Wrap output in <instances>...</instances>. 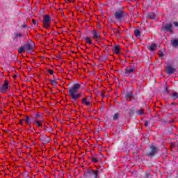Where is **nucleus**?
Wrapping results in <instances>:
<instances>
[{
  "instance_id": "nucleus-1",
  "label": "nucleus",
  "mask_w": 178,
  "mask_h": 178,
  "mask_svg": "<svg viewBox=\"0 0 178 178\" xmlns=\"http://www.w3.org/2000/svg\"><path fill=\"white\" fill-rule=\"evenodd\" d=\"M80 88H81V85L79 83H75L68 88V95L71 98L72 102H76L81 97V93H77Z\"/></svg>"
},
{
  "instance_id": "nucleus-2",
  "label": "nucleus",
  "mask_w": 178,
  "mask_h": 178,
  "mask_svg": "<svg viewBox=\"0 0 178 178\" xmlns=\"http://www.w3.org/2000/svg\"><path fill=\"white\" fill-rule=\"evenodd\" d=\"M114 17L118 22L122 23V22H126V19L129 17V13H126L124 8L122 7L116 10L114 13Z\"/></svg>"
},
{
  "instance_id": "nucleus-3",
  "label": "nucleus",
  "mask_w": 178,
  "mask_h": 178,
  "mask_svg": "<svg viewBox=\"0 0 178 178\" xmlns=\"http://www.w3.org/2000/svg\"><path fill=\"white\" fill-rule=\"evenodd\" d=\"M84 178H99V169L92 170L88 168L86 172L83 173Z\"/></svg>"
},
{
  "instance_id": "nucleus-4",
  "label": "nucleus",
  "mask_w": 178,
  "mask_h": 178,
  "mask_svg": "<svg viewBox=\"0 0 178 178\" xmlns=\"http://www.w3.org/2000/svg\"><path fill=\"white\" fill-rule=\"evenodd\" d=\"M159 152V149L158 147L154 145H149V149L148 152L146 153V156H148L149 158H154L158 154Z\"/></svg>"
},
{
  "instance_id": "nucleus-5",
  "label": "nucleus",
  "mask_w": 178,
  "mask_h": 178,
  "mask_svg": "<svg viewBox=\"0 0 178 178\" xmlns=\"http://www.w3.org/2000/svg\"><path fill=\"white\" fill-rule=\"evenodd\" d=\"M162 33H173V25L172 23L165 24L163 25L161 29Z\"/></svg>"
},
{
  "instance_id": "nucleus-6",
  "label": "nucleus",
  "mask_w": 178,
  "mask_h": 178,
  "mask_svg": "<svg viewBox=\"0 0 178 178\" xmlns=\"http://www.w3.org/2000/svg\"><path fill=\"white\" fill-rule=\"evenodd\" d=\"M49 26H51V16L46 15L43 16V27L46 30L49 29Z\"/></svg>"
},
{
  "instance_id": "nucleus-7",
  "label": "nucleus",
  "mask_w": 178,
  "mask_h": 178,
  "mask_svg": "<svg viewBox=\"0 0 178 178\" xmlns=\"http://www.w3.org/2000/svg\"><path fill=\"white\" fill-rule=\"evenodd\" d=\"M8 90H10L9 81L5 80L4 84H3L1 88H0V91H1V94H6V92H8Z\"/></svg>"
},
{
  "instance_id": "nucleus-8",
  "label": "nucleus",
  "mask_w": 178,
  "mask_h": 178,
  "mask_svg": "<svg viewBox=\"0 0 178 178\" xmlns=\"http://www.w3.org/2000/svg\"><path fill=\"white\" fill-rule=\"evenodd\" d=\"M165 72L166 74H173L176 72V69L173 67L172 65L165 66Z\"/></svg>"
},
{
  "instance_id": "nucleus-9",
  "label": "nucleus",
  "mask_w": 178,
  "mask_h": 178,
  "mask_svg": "<svg viewBox=\"0 0 178 178\" xmlns=\"http://www.w3.org/2000/svg\"><path fill=\"white\" fill-rule=\"evenodd\" d=\"M136 73L133 70L129 69V67H126L125 72H124V76L125 77H131L133 74Z\"/></svg>"
},
{
  "instance_id": "nucleus-10",
  "label": "nucleus",
  "mask_w": 178,
  "mask_h": 178,
  "mask_svg": "<svg viewBox=\"0 0 178 178\" xmlns=\"http://www.w3.org/2000/svg\"><path fill=\"white\" fill-rule=\"evenodd\" d=\"M39 140H40L43 144H48L51 141V138L47 135L42 136V138H39Z\"/></svg>"
},
{
  "instance_id": "nucleus-11",
  "label": "nucleus",
  "mask_w": 178,
  "mask_h": 178,
  "mask_svg": "<svg viewBox=\"0 0 178 178\" xmlns=\"http://www.w3.org/2000/svg\"><path fill=\"white\" fill-rule=\"evenodd\" d=\"M157 55H159V59H163V56L166 55V51H165V49H161L158 51Z\"/></svg>"
},
{
  "instance_id": "nucleus-12",
  "label": "nucleus",
  "mask_w": 178,
  "mask_h": 178,
  "mask_svg": "<svg viewBox=\"0 0 178 178\" xmlns=\"http://www.w3.org/2000/svg\"><path fill=\"white\" fill-rule=\"evenodd\" d=\"M113 54H116V55H119L120 54V46L115 44L114 46V49H113Z\"/></svg>"
},
{
  "instance_id": "nucleus-13",
  "label": "nucleus",
  "mask_w": 178,
  "mask_h": 178,
  "mask_svg": "<svg viewBox=\"0 0 178 178\" xmlns=\"http://www.w3.org/2000/svg\"><path fill=\"white\" fill-rule=\"evenodd\" d=\"M24 47L25 49H27L28 51H33V45L30 44V42H24Z\"/></svg>"
},
{
  "instance_id": "nucleus-14",
  "label": "nucleus",
  "mask_w": 178,
  "mask_h": 178,
  "mask_svg": "<svg viewBox=\"0 0 178 178\" xmlns=\"http://www.w3.org/2000/svg\"><path fill=\"white\" fill-rule=\"evenodd\" d=\"M133 97H134V94H133V92L129 91V92H125V95H124L125 99H130V98H133Z\"/></svg>"
},
{
  "instance_id": "nucleus-15",
  "label": "nucleus",
  "mask_w": 178,
  "mask_h": 178,
  "mask_svg": "<svg viewBox=\"0 0 178 178\" xmlns=\"http://www.w3.org/2000/svg\"><path fill=\"white\" fill-rule=\"evenodd\" d=\"M134 35L136 37H141V27L138 26L137 29L134 30Z\"/></svg>"
},
{
  "instance_id": "nucleus-16",
  "label": "nucleus",
  "mask_w": 178,
  "mask_h": 178,
  "mask_svg": "<svg viewBox=\"0 0 178 178\" xmlns=\"http://www.w3.org/2000/svg\"><path fill=\"white\" fill-rule=\"evenodd\" d=\"M82 104L83 105H86L88 107H90L91 105V102L90 101H88V99L86 97L83 98L81 99Z\"/></svg>"
},
{
  "instance_id": "nucleus-17",
  "label": "nucleus",
  "mask_w": 178,
  "mask_h": 178,
  "mask_svg": "<svg viewBox=\"0 0 178 178\" xmlns=\"http://www.w3.org/2000/svg\"><path fill=\"white\" fill-rule=\"evenodd\" d=\"M25 118H26L24 121L26 124H28V126H29L30 129H31V118L29 115H26Z\"/></svg>"
},
{
  "instance_id": "nucleus-18",
  "label": "nucleus",
  "mask_w": 178,
  "mask_h": 178,
  "mask_svg": "<svg viewBox=\"0 0 178 178\" xmlns=\"http://www.w3.org/2000/svg\"><path fill=\"white\" fill-rule=\"evenodd\" d=\"M147 18L152 19V20H155V19H156V14L154 12H151L147 15Z\"/></svg>"
},
{
  "instance_id": "nucleus-19",
  "label": "nucleus",
  "mask_w": 178,
  "mask_h": 178,
  "mask_svg": "<svg viewBox=\"0 0 178 178\" xmlns=\"http://www.w3.org/2000/svg\"><path fill=\"white\" fill-rule=\"evenodd\" d=\"M147 49L151 51V52H154V51L156 49V44L155 43H152L151 45L147 46Z\"/></svg>"
},
{
  "instance_id": "nucleus-20",
  "label": "nucleus",
  "mask_w": 178,
  "mask_h": 178,
  "mask_svg": "<svg viewBox=\"0 0 178 178\" xmlns=\"http://www.w3.org/2000/svg\"><path fill=\"white\" fill-rule=\"evenodd\" d=\"M89 159H91V161H92V162H93V163H98V161H101V159H99L98 157H95V156H90Z\"/></svg>"
},
{
  "instance_id": "nucleus-21",
  "label": "nucleus",
  "mask_w": 178,
  "mask_h": 178,
  "mask_svg": "<svg viewBox=\"0 0 178 178\" xmlns=\"http://www.w3.org/2000/svg\"><path fill=\"white\" fill-rule=\"evenodd\" d=\"M43 129H44V131H47L48 133H52L54 131V129L51 125H49V127H47V125H43Z\"/></svg>"
},
{
  "instance_id": "nucleus-22",
  "label": "nucleus",
  "mask_w": 178,
  "mask_h": 178,
  "mask_svg": "<svg viewBox=\"0 0 178 178\" xmlns=\"http://www.w3.org/2000/svg\"><path fill=\"white\" fill-rule=\"evenodd\" d=\"M136 115L139 116H143V115H145V112L144 111V108L140 107V108L136 111Z\"/></svg>"
},
{
  "instance_id": "nucleus-23",
  "label": "nucleus",
  "mask_w": 178,
  "mask_h": 178,
  "mask_svg": "<svg viewBox=\"0 0 178 178\" xmlns=\"http://www.w3.org/2000/svg\"><path fill=\"white\" fill-rule=\"evenodd\" d=\"M171 45L174 48H177V47H178V40L174 39V40H171Z\"/></svg>"
},
{
  "instance_id": "nucleus-24",
  "label": "nucleus",
  "mask_w": 178,
  "mask_h": 178,
  "mask_svg": "<svg viewBox=\"0 0 178 178\" xmlns=\"http://www.w3.org/2000/svg\"><path fill=\"white\" fill-rule=\"evenodd\" d=\"M92 33H93V38H95V40H98V38L101 37V34L99 33H97L95 30H93Z\"/></svg>"
},
{
  "instance_id": "nucleus-25",
  "label": "nucleus",
  "mask_w": 178,
  "mask_h": 178,
  "mask_svg": "<svg viewBox=\"0 0 178 178\" xmlns=\"http://www.w3.org/2000/svg\"><path fill=\"white\" fill-rule=\"evenodd\" d=\"M33 124H35L38 129H40V127H42V124L40 120L33 121Z\"/></svg>"
},
{
  "instance_id": "nucleus-26",
  "label": "nucleus",
  "mask_w": 178,
  "mask_h": 178,
  "mask_svg": "<svg viewBox=\"0 0 178 178\" xmlns=\"http://www.w3.org/2000/svg\"><path fill=\"white\" fill-rule=\"evenodd\" d=\"M83 40H86V44H92V40H91V38L90 37H86V38H83Z\"/></svg>"
},
{
  "instance_id": "nucleus-27",
  "label": "nucleus",
  "mask_w": 178,
  "mask_h": 178,
  "mask_svg": "<svg viewBox=\"0 0 178 178\" xmlns=\"http://www.w3.org/2000/svg\"><path fill=\"white\" fill-rule=\"evenodd\" d=\"M26 52V48L24 47H19L18 49V54H22Z\"/></svg>"
},
{
  "instance_id": "nucleus-28",
  "label": "nucleus",
  "mask_w": 178,
  "mask_h": 178,
  "mask_svg": "<svg viewBox=\"0 0 178 178\" xmlns=\"http://www.w3.org/2000/svg\"><path fill=\"white\" fill-rule=\"evenodd\" d=\"M44 116V113L38 112L35 116V119H41Z\"/></svg>"
},
{
  "instance_id": "nucleus-29",
  "label": "nucleus",
  "mask_w": 178,
  "mask_h": 178,
  "mask_svg": "<svg viewBox=\"0 0 178 178\" xmlns=\"http://www.w3.org/2000/svg\"><path fill=\"white\" fill-rule=\"evenodd\" d=\"M46 80H49V81L51 82V86H57L58 85V82L55 79L52 80L51 79H46Z\"/></svg>"
},
{
  "instance_id": "nucleus-30",
  "label": "nucleus",
  "mask_w": 178,
  "mask_h": 178,
  "mask_svg": "<svg viewBox=\"0 0 178 178\" xmlns=\"http://www.w3.org/2000/svg\"><path fill=\"white\" fill-rule=\"evenodd\" d=\"M172 99H178V93L177 92H173L171 96Z\"/></svg>"
},
{
  "instance_id": "nucleus-31",
  "label": "nucleus",
  "mask_w": 178,
  "mask_h": 178,
  "mask_svg": "<svg viewBox=\"0 0 178 178\" xmlns=\"http://www.w3.org/2000/svg\"><path fill=\"white\" fill-rule=\"evenodd\" d=\"M128 67V69H131L132 71L136 72V69H137V67L136 66V65L132 64L131 65H129V67Z\"/></svg>"
},
{
  "instance_id": "nucleus-32",
  "label": "nucleus",
  "mask_w": 178,
  "mask_h": 178,
  "mask_svg": "<svg viewBox=\"0 0 178 178\" xmlns=\"http://www.w3.org/2000/svg\"><path fill=\"white\" fill-rule=\"evenodd\" d=\"M120 116V114H119L118 113H115L113 116V120H118Z\"/></svg>"
},
{
  "instance_id": "nucleus-33",
  "label": "nucleus",
  "mask_w": 178,
  "mask_h": 178,
  "mask_svg": "<svg viewBox=\"0 0 178 178\" xmlns=\"http://www.w3.org/2000/svg\"><path fill=\"white\" fill-rule=\"evenodd\" d=\"M165 131L167 134H172V133H173V129H172V127H169L167 129H165Z\"/></svg>"
},
{
  "instance_id": "nucleus-34",
  "label": "nucleus",
  "mask_w": 178,
  "mask_h": 178,
  "mask_svg": "<svg viewBox=\"0 0 178 178\" xmlns=\"http://www.w3.org/2000/svg\"><path fill=\"white\" fill-rule=\"evenodd\" d=\"M23 37V34L22 33H15V37L14 38L13 40H15L16 38H22Z\"/></svg>"
},
{
  "instance_id": "nucleus-35",
  "label": "nucleus",
  "mask_w": 178,
  "mask_h": 178,
  "mask_svg": "<svg viewBox=\"0 0 178 178\" xmlns=\"http://www.w3.org/2000/svg\"><path fill=\"white\" fill-rule=\"evenodd\" d=\"M106 60H108V57H106V56H102L101 61L102 62H105Z\"/></svg>"
},
{
  "instance_id": "nucleus-36",
  "label": "nucleus",
  "mask_w": 178,
  "mask_h": 178,
  "mask_svg": "<svg viewBox=\"0 0 178 178\" xmlns=\"http://www.w3.org/2000/svg\"><path fill=\"white\" fill-rule=\"evenodd\" d=\"M151 177V174L149 172H146L143 178H149Z\"/></svg>"
},
{
  "instance_id": "nucleus-37",
  "label": "nucleus",
  "mask_w": 178,
  "mask_h": 178,
  "mask_svg": "<svg viewBox=\"0 0 178 178\" xmlns=\"http://www.w3.org/2000/svg\"><path fill=\"white\" fill-rule=\"evenodd\" d=\"M48 73H49V74H51L53 77H54V70H47Z\"/></svg>"
},
{
  "instance_id": "nucleus-38",
  "label": "nucleus",
  "mask_w": 178,
  "mask_h": 178,
  "mask_svg": "<svg viewBox=\"0 0 178 178\" xmlns=\"http://www.w3.org/2000/svg\"><path fill=\"white\" fill-rule=\"evenodd\" d=\"M32 23L35 26H38V22H37V20H35V19H32Z\"/></svg>"
},
{
  "instance_id": "nucleus-39",
  "label": "nucleus",
  "mask_w": 178,
  "mask_h": 178,
  "mask_svg": "<svg viewBox=\"0 0 178 178\" xmlns=\"http://www.w3.org/2000/svg\"><path fill=\"white\" fill-rule=\"evenodd\" d=\"M23 122H24V119H22L19 120V124H21V126H23Z\"/></svg>"
},
{
  "instance_id": "nucleus-40",
  "label": "nucleus",
  "mask_w": 178,
  "mask_h": 178,
  "mask_svg": "<svg viewBox=\"0 0 178 178\" xmlns=\"http://www.w3.org/2000/svg\"><path fill=\"white\" fill-rule=\"evenodd\" d=\"M144 122H145V127H147V126H148V120H145Z\"/></svg>"
},
{
  "instance_id": "nucleus-41",
  "label": "nucleus",
  "mask_w": 178,
  "mask_h": 178,
  "mask_svg": "<svg viewBox=\"0 0 178 178\" xmlns=\"http://www.w3.org/2000/svg\"><path fill=\"white\" fill-rule=\"evenodd\" d=\"M174 26H175V27H178V22H174Z\"/></svg>"
},
{
  "instance_id": "nucleus-42",
  "label": "nucleus",
  "mask_w": 178,
  "mask_h": 178,
  "mask_svg": "<svg viewBox=\"0 0 178 178\" xmlns=\"http://www.w3.org/2000/svg\"><path fill=\"white\" fill-rule=\"evenodd\" d=\"M115 31H117L118 35H120V30L116 29Z\"/></svg>"
},
{
  "instance_id": "nucleus-43",
  "label": "nucleus",
  "mask_w": 178,
  "mask_h": 178,
  "mask_svg": "<svg viewBox=\"0 0 178 178\" xmlns=\"http://www.w3.org/2000/svg\"><path fill=\"white\" fill-rule=\"evenodd\" d=\"M65 3H72V1H70V0H65Z\"/></svg>"
},
{
  "instance_id": "nucleus-44",
  "label": "nucleus",
  "mask_w": 178,
  "mask_h": 178,
  "mask_svg": "<svg viewBox=\"0 0 178 178\" xmlns=\"http://www.w3.org/2000/svg\"><path fill=\"white\" fill-rule=\"evenodd\" d=\"M165 92H169V89H168V86L165 87Z\"/></svg>"
},
{
  "instance_id": "nucleus-45",
  "label": "nucleus",
  "mask_w": 178,
  "mask_h": 178,
  "mask_svg": "<svg viewBox=\"0 0 178 178\" xmlns=\"http://www.w3.org/2000/svg\"><path fill=\"white\" fill-rule=\"evenodd\" d=\"M32 130L31 131L33 133L34 131H35V128H31Z\"/></svg>"
},
{
  "instance_id": "nucleus-46",
  "label": "nucleus",
  "mask_w": 178,
  "mask_h": 178,
  "mask_svg": "<svg viewBox=\"0 0 178 178\" xmlns=\"http://www.w3.org/2000/svg\"><path fill=\"white\" fill-rule=\"evenodd\" d=\"M23 27H24V29H27V24H24V25L23 26Z\"/></svg>"
},
{
  "instance_id": "nucleus-47",
  "label": "nucleus",
  "mask_w": 178,
  "mask_h": 178,
  "mask_svg": "<svg viewBox=\"0 0 178 178\" xmlns=\"http://www.w3.org/2000/svg\"><path fill=\"white\" fill-rule=\"evenodd\" d=\"M101 95H102V98H105V95H104V93H102Z\"/></svg>"
},
{
  "instance_id": "nucleus-48",
  "label": "nucleus",
  "mask_w": 178,
  "mask_h": 178,
  "mask_svg": "<svg viewBox=\"0 0 178 178\" xmlns=\"http://www.w3.org/2000/svg\"><path fill=\"white\" fill-rule=\"evenodd\" d=\"M44 121H45V120H39V122H41L42 124V122H44Z\"/></svg>"
},
{
  "instance_id": "nucleus-49",
  "label": "nucleus",
  "mask_w": 178,
  "mask_h": 178,
  "mask_svg": "<svg viewBox=\"0 0 178 178\" xmlns=\"http://www.w3.org/2000/svg\"><path fill=\"white\" fill-rule=\"evenodd\" d=\"M171 145L172 147H175L176 145V143H172Z\"/></svg>"
},
{
  "instance_id": "nucleus-50",
  "label": "nucleus",
  "mask_w": 178,
  "mask_h": 178,
  "mask_svg": "<svg viewBox=\"0 0 178 178\" xmlns=\"http://www.w3.org/2000/svg\"><path fill=\"white\" fill-rule=\"evenodd\" d=\"M111 30L115 32V31H116V29H113V28H111Z\"/></svg>"
},
{
  "instance_id": "nucleus-51",
  "label": "nucleus",
  "mask_w": 178,
  "mask_h": 178,
  "mask_svg": "<svg viewBox=\"0 0 178 178\" xmlns=\"http://www.w3.org/2000/svg\"><path fill=\"white\" fill-rule=\"evenodd\" d=\"M54 80H58V79L55 78V75L53 76Z\"/></svg>"
},
{
  "instance_id": "nucleus-52",
  "label": "nucleus",
  "mask_w": 178,
  "mask_h": 178,
  "mask_svg": "<svg viewBox=\"0 0 178 178\" xmlns=\"http://www.w3.org/2000/svg\"><path fill=\"white\" fill-rule=\"evenodd\" d=\"M39 134H40L42 136H42H44V134H42V133H39Z\"/></svg>"
},
{
  "instance_id": "nucleus-53",
  "label": "nucleus",
  "mask_w": 178,
  "mask_h": 178,
  "mask_svg": "<svg viewBox=\"0 0 178 178\" xmlns=\"http://www.w3.org/2000/svg\"><path fill=\"white\" fill-rule=\"evenodd\" d=\"M108 47H106L105 49V51H108Z\"/></svg>"
},
{
  "instance_id": "nucleus-54",
  "label": "nucleus",
  "mask_w": 178,
  "mask_h": 178,
  "mask_svg": "<svg viewBox=\"0 0 178 178\" xmlns=\"http://www.w3.org/2000/svg\"><path fill=\"white\" fill-rule=\"evenodd\" d=\"M171 105H176V103H171Z\"/></svg>"
},
{
  "instance_id": "nucleus-55",
  "label": "nucleus",
  "mask_w": 178,
  "mask_h": 178,
  "mask_svg": "<svg viewBox=\"0 0 178 178\" xmlns=\"http://www.w3.org/2000/svg\"><path fill=\"white\" fill-rule=\"evenodd\" d=\"M114 34L115 35H118V33H115V31H114Z\"/></svg>"
},
{
  "instance_id": "nucleus-56",
  "label": "nucleus",
  "mask_w": 178,
  "mask_h": 178,
  "mask_svg": "<svg viewBox=\"0 0 178 178\" xmlns=\"http://www.w3.org/2000/svg\"><path fill=\"white\" fill-rule=\"evenodd\" d=\"M96 41L98 42V44H99V41H98V39H96Z\"/></svg>"
},
{
  "instance_id": "nucleus-57",
  "label": "nucleus",
  "mask_w": 178,
  "mask_h": 178,
  "mask_svg": "<svg viewBox=\"0 0 178 178\" xmlns=\"http://www.w3.org/2000/svg\"><path fill=\"white\" fill-rule=\"evenodd\" d=\"M30 129H31V127L30 128V127H29V128L27 130L29 131V130H30Z\"/></svg>"
},
{
  "instance_id": "nucleus-58",
  "label": "nucleus",
  "mask_w": 178,
  "mask_h": 178,
  "mask_svg": "<svg viewBox=\"0 0 178 178\" xmlns=\"http://www.w3.org/2000/svg\"><path fill=\"white\" fill-rule=\"evenodd\" d=\"M168 123H172V121H169Z\"/></svg>"
},
{
  "instance_id": "nucleus-59",
  "label": "nucleus",
  "mask_w": 178,
  "mask_h": 178,
  "mask_svg": "<svg viewBox=\"0 0 178 178\" xmlns=\"http://www.w3.org/2000/svg\"><path fill=\"white\" fill-rule=\"evenodd\" d=\"M137 49H139V47H138V46H137Z\"/></svg>"
},
{
  "instance_id": "nucleus-60",
  "label": "nucleus",
  "mask_w": 178,
  "mask_h": 178,
  "mask_svg": "<svg viewBox=\"0 0 178 178\" xmlns=\"http://www.w3.org/2000/svg\"><path fill=\"white\" fill-rule=\"evenodd\" d=\"M147 109H148V111H150L151 108H148Z\"/></svg>"
},
{
  "instance_id": "nucleus-61",
  "label": "nucleus",
  "mask_w": 178,
  "mask_h": 178,
  "mask_svg": "<svg viewBox=\"0 0 178 178\" xmlns=\"http://www.w3.org/2000/svg\"><path fill=\"white\" fill-rule=\"evenodd\" d=\"M86 49H89V48H88V47H86Z\"/></svg>"
},
{
  "instance_id": "nucleus-62",
  "label": "nucleus",
  "mask_w": 178,
  "mask_h": 178,
  "mask_svg": "<svg viewBox=\"0 0 178 178\" xmlns=\"http://www.w3.org/2000/svg\"><path fill=\"white\" fill-rule=\"evenodd\" d=\"M72 54H74V51H72Z\"/></svg>"
},
{
  "instance_id": "nucleus-63",
  "label": "nucleus",
  "mask_w": 178,
  "mask_h": 178,
  "mask_svg": "<svg viewBox=\"0 0 178 178\" xmlns=\"http://www.w3.org/2000/svg\"><path fill=\"white\" fill-rule=\"evenodd\" d=\"M89 97V98H91V96H88Z\"/></svg>"
},
{
  "instance_id": "nucleus-64",
  "label": "nucleus",
  "mask_w": 178,
  "mask_h": 178,
  "mask_svg": "<svg viewBox=\"0 0 178 178\" xmlns=\"http://www.w3.org/2000/svg\"><path fill=\"white\" fill-rule=\"evenodd\" d=\"M165 86H167V83L165 82Z\"/></svg>"
}]
</instances>
